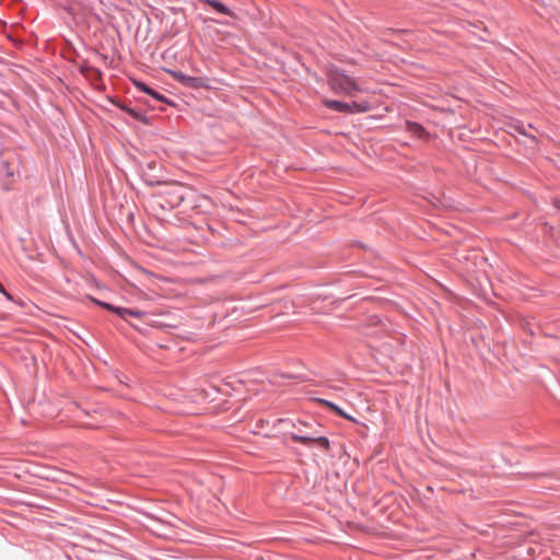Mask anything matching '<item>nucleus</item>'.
I'll return each instance as SVG.
<instances>
[{
  "label": "nucleus",
  "instance_id": "obj_1",
  "mask_svg": "<svg viewBox=\"0 0 560 560\" xmlns=\"http://www.w3.org/2000/svg\"><path fill=\"white\" fill-rule=\"evenodd\" d=\"M89 299L94 304L101 306L102 308L118 315L121 319L129 323V325L136 329H138V327L136 325L131 324L128 318L129 317L142 318V317L147 316V312H143V311H140L137 308H126V307L115 306L110 303L100 301L93 296H89Z\"/></svg>",
  "mask_w": 560,
  "mask_h": 560
},
{
  "label": "nucleus",
  "instance_id": "obj_2",
  "mask_svg": "<svg viewBox=\"0 0 560 560\" xmlns=\"http://www.w3.org/2000/svg\"><path fill=\"white\" fill-rule=\"evenodd\" d=\"M328 83L334 91L347 95H352L354 92L360 91L358 84L350 77L339 72L331 73Z\"/></svg>",
  "mask_w": 560,
  "mask_h": 560
},
{
  "label": "nucleus",
  "instance_id": "obj_3",
  "mask_svg": "<svg viewBox=\"0 0 560 560\" xmlns=\"http://www.w3.org/2000/svg\"><path fill=\"white\" fill-rule=\"evenodd\" d=\"M300 433H291L290 438L292 441L301 443L305 446L311 445L312 443H316L318 446H320L324 451H329L330 448V442L326 436L319 435V431L315 430L312 433H304V431L299 428Z\"/></svg>",
  "mask_w": 560,
  "mask_h": 560
},
{
  "label": "nucleus",
  "instance_id": "obj_4",
  "mask_svg": "<svg viewBox=\"0 0 560 560\" xmlns=\"http://www.w3.org/2000/svg\"><path fill=\"white\" fill-rule=\"evenodd\" d=\"M174 78L182 85L189 88V89L208 88V85L206 84V79H203L201 77H190V75L182 73V72H174Z\"/></svg>",
  "mask_w": 560,
  "mask_h": 560
},
{
  "label": "nucleus",
  "instance_id": "obj_5",
  "mask_svg": "<svg viewBox=\"0 0 560 560\" xmlns=\"http://www.w3.org/2000/svg\"><path fill=\"white\" fill-rule=\"evenodd\" d=\"M136 86L144 92L145 94L150 95L152 98H154L155 101L158 102H163V103H167V104H172V102L165 97L162 93H160L159 91L154 90L153 88L149 86L148 84H145L144 82H135Z\"/></svg>",
  "mask_w": 560,
  "mask_h": 560
},
{
  "label": "nucleus",
  "instance_id": "obj_6",
  "mask_svg": "<svg viewBox=\"0 0 560 560\" xmlns=\"http://www.w3.org/2000/svg\"><path fill=\"white\" fill-rule=\"evenodd\" d=\"M277 423H290L293 428L296 429V431H299V428H301L304 431V433L305 432L312 433L315 430H318L320 428V425L316 422L308 423V422H305L302 420H299L298 423H294L293 421H291L289 419H278ZM296 433H300V432H296Z\"/></svg>",
  "mask_w": 560,
  "mask_h": 560
},
{
  "label": "nucleus",
  "instance_id": "obj_7",
  "mask_svg": "<svg viewBox=\"0 0 560 560\" xmlns=\"http://www.w3.org/2000/svg\"><path fill=\"white\" fill-rule=\"evenodd\" d=\"M323 104L327 108H329L331 110H335V112H338V113H349L350 112L349 103H345V102H341V101L324 100Z\"/></svg>",
  "mask_w": 560,
  "mask_h": 560
},
{
  "label": "nucleus",
  "instance_id": "obj_8",
  "mask_svg": "<svg viewBox=\"0 0 560 560\" xmlns=\"http://www.w3.org/2000/svg\"><path fill=\"white\" fill-rule=\"evenodd\" d=\"M200 1L209 4L211 8H213L220 14L234 16V13L232 12V10L219 0H200Z\"/></svg>",
  "mask_w": 560,
  "mask_h": 560
},
{
  "label": "nucleus",
  "instance_id": "obj_9",
  "mask_svg": "<svg viewBox=\"0 0 560 560\" xmlns=\"http://www.w3.org/2000/svg\"><path fill=\"white\" fill-rule=\"evenodd\" d=\"M407 130L419 138L427 135L424 127L416 121H407Z\"/></svg>",
  "mask_w": 560,
  "mask_h": 560
},
{
  "label": "nucleus",
  "instance_id": "obj_10",
  "mask_svg": "<svg viewBox=\"0 0 560 560\" xmlns=\"http://www.w3.org/2000/svg\"><path fill=\"white\" fill-rule=\"evenodd\" d=\"M349 106H350L349 113H366L371 109V105L366 101L351 102V103H349Z\"/></svg>",
  "mask_w": 560,
  "mask_h": 560
},
{
  "label": "nucleus",
  "instance_id": "obj_11",
  "mask_svg": "<svg viewBox=\"0 0 560 560\" xmlns=\"http://www.w3.org/2000/svg\"><path fill=\"white\" fill-rule=\"evenodd\" d=\"M117 107H119L121 110H124L125 113H127L130 117L137 119V120H143V115L140 110L136 109V108H132L126 104H122V103H117L116 104Z\"/></svg>",
  "mask_w": 560,
  "mask_h": 560
},
{
  "label": "nucleus",
  "instance_id": "obj_12",
  "mask_svg": "<svg viewBox=\"0 0 560 560\" xmlns=\"http://www.w3.org/2000/svg\"><path fill=\"white\" fill-rule=\"evenodd\" d=\"M80 72L83 74V75H90V74H93L95 78L100 79L101 78V71L88 63H83L82 66H80Z\"/></svg>",
  "mask_w": 560,
  "mask_h": 560
},
{
  "label": "nucleus",
  "instance_id": "obj_13",
  "mask_svg": "<svg viewBox=\"0 0 560 560\" xmlns=\"http://www.w3.org/2000/svg\"><path fill=\"white\" fill-rule=\"evenodd\" d=\"M318 401H319L322 405L327 406V407H328L330 410H332V411H335V410L338 408V406H337L336 404H334V402H331V401H328V400H326V399H318Z\"/></svg>",
  "mask_w": 560,
  "mask_h": 560
},
{
  "label": "nucleus",
  "instance_id": "obj_14",
  "mask_svg": "<svg viewBox=\"0 0 560 560\" xmlns=\"http://www.w3.org/2000/svg\"><path fill=\"white\" fill-rule=\"evenodd\" d=\"M335 412H336L338 416H340V417H342V418H345V419H351V417H350V416H348V415H347V413H346L341 408H339V407L335 410Z\"/></svg>",
  "mask_w": 560,
  "mask_h": 560
},
{
  "label": "nucleus",
  "instance_id": "obj_15",
  "mask_svg": "<svg viewBox=\"0 0 560 560\" xmlns=\"http://www.w3.org/2000/svg\"><path fill=\"white\" fill-rule=\"evenodd\" d=\"M2 166H3V168L5 170V175H7L8 177L13 176V171H11V170H10V167H9V163H8V162L3 163V164H2Z\"/></svg>",
  "mask_w": 560,
  "mask_h": 560
},
{
  "label": "nucleus",
  "instance_id": "obj_16",
  "mask_svg": "<svg viewBox=\"0 0 560 560\" xmlns=\"http://www.w3.org/2000/svg\"><path fill=\"white\" fill-rule=\"evenodd\" d=\"M515 129H516L520 133H522V135L526 136L525 127H524V125H523V124H521V125H516V126H515Z\"/></svg>",
  "mask_w": 560,
  "mask_h": 560
},
{
  "label": "nucleus",
  "instance_id": "obj_17",
  "mask_svg": "<svg viewBox=\"0 0 560 560\" xmlns=\"http://www.w3.org/2000/svg\"><path fill=\"white\" fill-rule=\"evenodd\" d=\"M176 197H177L176 205L179 206L185 200V196H184V194L178 192Z\"/></svg>",
  "mask_w": 560,
  "mask_h": 560
},
{
  "label": "nucleus",
  "instance_id": "obj_18",
  "mask_svg": "<svg viewBox=\"0 0 560 560\" xmlns=\"http://www.w3.org/2000/svg\"><path fill=\"white\" fill-rule=\"evenodd\" d=\"M152 326H155V327H165L166 325L161 324V323H158V322H154V323H152Z\"/></svg>",
  "mask_w": 560,
  "mask_h": 560
},
{
  "label": "nucleus",
  "instance_id": "obj_19",
  "mask_svg": "<svg viewBox=\"0 0 560 560\" xmlns=\"http://www.w3.org/2000/svg\"><path fill=\"white\" fill-rule=\"evenodd\" d=\"M555 207L560 210V200H555Z\"/></svg>",
  "mask_w": 560,
  "mask_h": 560
}]
</instances>
